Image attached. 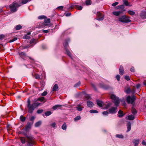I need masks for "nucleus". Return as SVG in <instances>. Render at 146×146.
<instances>
[{"label":"nucleus","mask_w":146,"mask_h":146,"mask_svg":"<svg viewBox=\"0 0 146 146\" xmlns=\"http://www.w3.org/2000/svg\"><path fill=\"white\" fill-rule=\"evenodd\" d=\"M90 113H98V111L96 110H91L90 111Z\"/></svg>","instance_id":"obj_36"},{"label":"nucleus","mask_w":146,"mask_h":146,"mask_svg":"<svg viewBox=\"0 0 146 146\" xmlns=\"http://www.w3.org/2000/svg\"><path fill=\"white\" fill-rule=\"evenodd\" d=\"M142 143L143 145L146 146V142L144 141H142Z\"/></svg>","instance_id":"obj_64"},{"label":"nucleus","mask_w":146,"mask_h":146,"mask_svg":"<svg viewBox=\"0 0 146 146\" xmlns=\"http://www.w3.org/2000/svg\"><path fill=\"white\" fill-rule=\"evenodd\" d=\"M67 126L66 123H64L62 126V129L66 130V129Z\"/></svg>","instance_id":"obj_27"},{"label":"nucleus","mask_w":146,"mask_h":146,"mask_svg":"<svg viewBox=\"0 0 146 146\" xmlns=\"http://www.w3.org/2000/svg\"><path fill=\"white\" fill-rule=\"evenodd\" d=\"M140 16L143 19H145L146 18V12H142L140 14Z\"/></svg>","instance_id":"obj_18"},{"label":"nucleus","mask_w":146,"mask_h":146,"mask_svg":"<svg viewBox=\"0 0 146 146\" xmlns=\"http://www.w3.org/2000/svg\"><path fill=\"white\" fill-rule=\"evenodd\" d=\"M118 4V2H115V3H113L112 5L113 6H114L117 5Z\"/></svg>","instance_id":"obj_60"},{"label":"nucleus","mask_w":146,"mask_h":146,"mask_svg":"<svg viewBox=\"0 0 146 146\" xmlns=\"http://www.w3.org/2000/svg\"><path fill=\"white\" fill-rule=\"evenodd\" d=\"M131 112L133 114H135L137 113L136 110L133 107L131 109Z\"/></svg>","instance_id":"obj_32"},{"label":"nucleus","mask_w":146,"mask_h":146,"mask_svg":"<svg viewBox=\"0 0 146 146\" xmlns=\"http://www.w3.org/2000/svg\"><path fill=\"white\" fill-rule=\"evenodd\" d=\"M68 45V43L67 41H66L64 43V46L65 50L66 51V53L72 59V56L70 51L68 49L67 47Z\"/></svg>","instance_id":"obj_6"},{"label":"nucleus","mask_w":146,"mask_h":146,"mask_svg":"<svg viewBox=\"0 0 146 146\" xmlns=\"http://www.w3.org/2000/svg\"><path fill=\"white\" fill-rule=\"evenodd\" d=\"M21 133L23 134L27 138V146H33L34 138L31 135H27L26 133L22 131Z\"/></svg>","instance_id":"obj_3"},{"label":"nucleus","mask_w":146,"mask_h":146,"mask_svg":"<svg viewBox=\"0 0 146 146\" xmlns=\"http://www.w3.org/2000/svg\"><path fill=\"white\" fill-rule=\"evenodd\" d=\"M22 27V26L20 25H18L16 27L15 29L17 30H18L21 29Z\"/></svg>","instance_id":"obj_31"},{"label":"nucleus","mask_w":146,"mask_h":146,"mask_svg":"<svg viewBox=\"0 0 146 146\" xmlns=\"http://www.w3.org/2000/svg\"><path fill=\"white\" fill-rule=\"evenodd\" d=\"M49 125L53 128H55L56 127V123L55 122L51 123Z\"/></svg>","instance_id":"obj_23"},{"label":"nucleus","mask_w":146,"mask_h":146,"mask_svg":"<svg viewBox=\"0 0 146 146\" xmlns=\"http://www.w3.org/2000/svg\"><path fill=\"white\" fill-rule=\"evenodd\" d=\"M105 107H104V109H107L111 105V103H107L106 104H105Z\"/></svg>","instance_id":"obj_25"},{"label":"nucleus","mask_w":146,"mask_h":146,"mask_svg":"<svg viewBox=\"0 0 146 146\" xmlns=\"http://www.w3.org/2000/svg\"><path fill=\"white\" fill-rule=\"evenodd\" d=\"M85 98L87 100L90 99L91 98L89 94L86 95L85 96Z\"/></svg>","instance_id":"obj_50"},{"label":"nucleus","mask_w":146,"mask_h":146,"mask_svg":"<svg viewBox=\"0 0 146 146\" xmlns=\"http://www.w3.org/2000/svg\"><path fill=\"white\" fill-rule=\"evenodd\" d=\"M63 6H60L58 7H57L58 9H60L61 10H62L63 9Z\"/></svg>","instance_id":"obj_63"},{"label":"nucleus","mask_w":146,"mask_h":146,"mask_svg":"<svg viewBox=\"0 0 146 146\" xmlns=\"http://www.w3.org/2000/svg\"><path fill=\"white\" fill-rule=\"evenodd\" d=\"M119 70L120 74L121 75H123L124 72V71L123 67L122 66H120Z\"/></svg>","instance_id":"obj_13"},{"label":"nucleus","mask_w":146,"mask_h":146,"mask_svg":"<svg viewBox=\"0 0 146 146\" xmlns=\"http://www.w3.org/2000/svg\"><path fill=\"white\" fill-rule=\"evenodd\" d=\"M47 94V92L46 91H44L42 94L41 95L43 96H46Z\"/></svg>","instance_id":"obj_48"},{"label":"nucleus","mask_w":146,"mask_h":146,"mask_svg":"<svg viewBox=\"0 0 146 146\" xmlns=\"http://www.w3.org/2000/svg\"><path fill=\"white\" fill-rule=\"evenodd\" d=\"M118 113L119 114L118 115V117H123L124 114L123 113V112L121 110H119L118 112Z\"/></svg>","instance_id":"obj_22"},{"label":"nucleus","mask_w":146,"mask_h":146,"mask_svg":"<svg viewBox=\"0 0 146 146\" xmlns=\"http://www.w3.org/2000/svg\"><path fill=\"white\" fill-rule=\"evenodd\" d=\"M135 99V98L134 96L131 98L130 96H128L126 98V100L127 103L132 104Z\"/></svg>","instance_id":"obj_7"},{"label":"nucleus","mask_w":146,"mask_h":146,"mask_svg":"<svg viewBox=\"0 0 146 146\" xmlns=\"http://www.w3.org/2000/svg\"><path fill=\"white\" fill-rule=\"evenodd\" d=\"M116 78H117V80L118 81H119L120 80V77L119 75H117L116 76Z\"/></svg>","instance_id":"obj_61"},{"label":"nucleus","mask_w":146,"mask_h":146,"mask_svg":"<svg viewBox=\"0 0 146 146\" xmlns=\"http://www.w3.org/2000/svg\"><path fill=\"white\" fill-rule=\"evenodd\" d=\"M36 40L35 39L33 38L30 41V43L32 44L34 43L35 41Z\"/></svg>","instance_id":"obj_55"},{"label":"nucleus","mask_w":146,"mask_h":146,"mask_svg":"<svg viewBox=\"0 0 146 146\" xmlns=\"http://www.w3.org/2000/svg\"><path fill=\"white\" fill-rule=\"evenodd\" d=\"M17 37H15L12 40H11L9 41V42H13L16 40H17Z\"/></svg>","instance_id":"obj_47"},{"label":"nucleus","mask_w":146,"mask_h":146,"mask_svg":"<svg viewBox=\"0 0 146 146\" xmlns=\"http://www.w3.org/2000/svg\"><path fill=\"white\" fill-rule=\"evenodd\" d=\"M128 13L129 14L131 15H134L135 13L134 11L131 10L128 11Z\"/></svg>","instance_id":"obj_30"},{"label":"nucleus","mask_w":146,"mask_h":146,"mask_svg":"<svg viewBox=\"0 0 146 146\" xmlns=\"http://www.w3.org/2000/svg\"><path fill=\"white\" fill-rule=\"evenodd\" d=\"M50 23V19H45L44 20V23L42 24V27H44L46 26L49 27L48 24Z\"/></svg>","instance_id":"obj_9"},{"label":"nucleus","mask_w":146,"mask_h":146,"mask_svg":"<svg viewBox=\"0 0 146 146\" xmlns=\"http://www.w3.org/2000/svg\"><path fill=\"white\" fill-rule=\"evenodd\" d=\"M76 108L77 110L79 111H82V110L83 108L79 106H77Z\"/></svg>","instance_id":"obj_45"},{"label":"nucleus","mask_w":146,"mask_h":146,"mask_svg":"<svg viewBox=\"0 0 146 146\" xmlns=\"http://www.w3.org/2000/svg\"><path fill=\"white\" fill-rule=\"evenodd\" d=\"M33 124V122H28L26 125L25 128V130L26 131H27L28 130L30 129Z\"/></svg>","instance_id":"obj_10"},{"label":"nucleus","mask_w":146,"mask_h":146,"mask_svg":"<svg viewBox=\"0 0 146 146\" xmlns=\"http://www.w3.org/2000/svg\"><path fill=\"white\" fill-rule=\"evenodd\" d=\"M50 30H42V31L43 33H48Z\"/></svg>","instance_id":"obj_57"},{"label":"nucleus","mask_w":146,"mask_h":146,"mask_svg":"<svg viewBox=\"0 0 146 146\" xmlns=\"http://www.w3.org/2000/svg\"><path fill=\"white\" fill-rule=\"evenodd\" d=\"M19 54L20 56L22 58H23V57L24 56H25L26 55L25 53L23 52H22L21 53H19Z\"/></svg>","instance_id":"obj_29"},{"label":"nucleus","mask_w":146,"mask_h":146,"mask_svg":"<svg viewBox=\"0 0 146 146\" xmlns=\"http://www.w3.org/2000/svg\"><path fill=\"white\" fill-rule=\"evenodd\" d=\"M96 102L97 105L100 107H102L103 106V102L102 101L98 100H96Z\"/></svg>","instance_id":"obj_19"},{"label":"nucleus","mask_w":146,"mask_h":146,"mask_svg":"<svg viewBox=\"0 0 146 146\" xmlns=\"http://www.w3.org/2000/svg\"><path fill=\"white\" fill-rule=\"evenodd\" d=\"M124 7L123 5H121L117 6V9H124Z\"/></svg>","instance_id":"obj_39"},{"label":"nucleus","mask_w":146,"mask_h":146,"mask_svg":"<svg viewBox=\"0 0 146 146\" xmlns=\"http://www.w3.org/2000/svg\"><path fill=\"white\" fill-rule=\"evenodd\" d=\"M19 138L22 143L24 144L26 142H27L25 137H20Z\"/></svg>","instance_id":"obj_17"},{"label":"nucleus","mask_w":146,"mask_h":146,"mask_svg":"<svg viewBox=\"0 0 146 146\" xmlns=\"http://www.w3.org/2000/svg\"><path fill=\"white\" fill-rule=\"evenodd\" d=\"M27 103L28 112L31 113H32L35 108L38 107L40 104L38 102H34L30 105V101L29 99L28 100Z\"/></svg>","instance_id":"obj_2"},{"label":"nucleus","mask_w":146,"mask_h":146,"mask_svg":"<svg viewBox=\"0 0 146 146\" xmlns=\"http://www.w3.org/2000/svg\"><path fill=\"white\" fill-rule=\"evenodd\" d=\"M58 85L57 84H55L54 85L52 90L53 91H56L58 90Z\"/></svg>","instance_id":"obj_20"},{"label":"nucleus","mask_w":146,"mask_h":146,"mask_svg":"<svg viewBox=\"0 0 146 146\" xmlns=\"http://www.w3.org/2000/svg\"><path fill=\"white\" fill-rule=\"evenodd\" d=\"M35 119V117L33 116H32L31 117L30 119V121H32V122H33L34 120Z\"/></svg>","instance_id":"obj_58"},{"label":"nucleus","mask_w":146,"mask_h":146,"mask_svg":"<svg viewBox=\"0 0 146 146\" xmlns=\"http://www.w3.org/2000/svg\"><path fill=\"white\" fill-rule=\"evenodd\" d=\"M102 114L105 115H107L108 114V112L107 111H105L102 112Z\"/></svg>","instance_id":"obj_56"},{"label":"nucleus","mask_w":146,"mask_h":146,"mask_svg":"<svg viewBox=\"0 0 146 146\" xmlns=\"http://www.w3.org/2000/svg\"><path fill=\"white\" fill-rule=\"evenodd\" d=\"M44 97H41L40 98H38L37 100V101H39L40 102H42L44 100Z\"/></svg>","instance_id":"obj_33"},{"label":"nucleus","mask_w":146,"mask_h":146,"mask_svg":"<svg viewBox=\"0 0 146 146\" xmlns=\"http://www.w3.org/2000/svg\"><path fill=\"white\" fill-rule=\"evenodd\" d=\"M20 119L22 121L24 122L25 121L26 118L25 117H23V116H21L20 117Z\"/></svg>","instance_id":"obj_38"},{"label":"nucleus","mask_w":146,"mask_h":146,"mask_svg":"<svg viewBox=\"0 0 146 146\" xmlns=\"http://www.w3.org/2000/svg\"><path fill=\"white\" fill-rule=\"evenodd\" d=\"M30 38V37L28 35H26L24 36L23 37V38L24 39H29Z\"/></svg>","instance_id":"obj_42"},{"label":"nucleus","mask_w":146,"mask_h":146,"mask_svg":"<svg viewBox=\"0 0 146 146\" xmlns=\"http://www.w3.org/2000/svg\"><path fill=\"white\" fill-rule=\"evenodd\" d=\"M96 15L97 17L95 19L97 20L98 21H102L104 19V16L100 12H98Z\"/></svg>","instance_id":"obj_8"},{"label":"nucleus","mask_w":146,"mask_h":146,"mask_svg":"<svg viewBox=\"0 0 146 146\" xmlns=\"http://www.w3.org/2000/svg\"><path fill=\"white\" fill-rule=\"evenodd\" d=\"M131 92V90L129 88H127L125 91L126 93L128 94L130 93Z\"/></svg>","instance_id":"obj_44"},{"label":"nucleus","mask_w":146,"mask_h":146,"mask_svg":"<svg viewBox=\"0 0 146 146\" xmlns=\"http://www.w3.org/2000/svg\"><path fill=\"white\" fill-rule=\"evenodd\" d=\"M123 3L126 6H129L128 2L126 0H123Z\"/></svg>","instance_id":"obj_34"},{"label":"nucleus","mask_w":146,"mask_h":146,"mask_svg":"<svg viewBox=\"0 0 146 146\" xmlns=\"http://www.w3.org/2000/svg\"><path fill=\"white\" fill-rule=\"evenodd\" d=\"M76 7L77 9L80 10H81L82 8V7L81 6L78 5H76Z\"/></svg>","instance_id":"obj_43"},{"label":"nucleus","mask_w":146,"mask_h":146,"mask_svg":"<svg viewBox=\"0 0 146 146\" xmlns=\"http://www.w3.org/2000/svg\"><path fill=\"white\" fill-rule=\"evenodd\" d=\"M45 114L46 116H48L51 114V112L50 111H47L45 112Z\"/></svg>","instance_id":"obj_40"},{"label":"nucleus","mask_w":146,"mask_h":146,"mask_svg":"<svg viewBox=\"0 0 146 146\" xmlns=\"http://www.w3.org/2000/svg\"><path fill=\"white\" fill-rule=\"evenodd\" d=\"M42 124V121H39L35 123V126L36 127H39Z\"/></svg>","instance_id":"obj_21"},{"label":"nucleus","mask_w":146,"mask_h":146,"mask_svg":"<svg viewBox=\"0 0 146 146\" xmlns=\"http://www.w3.org/2000/svg\"><path fill=\"white\" fill-rule=\"evenodd\" d=\"M87 105L88 107L91 108L93 107L94 104L92 102L88 101L87 102Z\"/></svg>","instance_id":"obj_12"},{"label":"nucleus","mask_w":146,"mask_h":146,"mask_svg":"<svg viewBox=\"0 0 146 146\" xmlns=\"http://www.w3.org/2000/svg\"><path fill=\"white\" fill-rule=\"evenodd\" d=\"M46 18V16L44 15H41L39 16L38 17V18L39 19H44Z\"/></svg>","instance_id":"obj_37"},{"label":"nucleus","mask_w":146,"mask_h":146,"mask_svg":"<svg viewBox=\"0 0 146 146\" xmlns=\"http://www.w3.org/2000/svg\"><path fill=\"white\" fill-rule=\"evenodd\" d=\"M35 78L36 79H40V78L39 75L38 74H36L35 75Z\"/></svg>","instance_id":"obj_51"},{"label":"nucleus","mask_w":146,"mask_h":146,"mask_svg":"<svg viewBox=\"0 0 146 146\" xmlns=\"http://www.w3.org/2000/svg\"><path fill=\"white\" fill-rule=\"evenodd\" d=\"M81 117L80 116H77L74 119L75 121H76L77 120H79L80 119Z\"/></svg>","instance_id":"obj_41"},{"label":"nucleus","mask_w":146,"mask_h":146,"mask_svg":"<svg viewBox=\"0 0 146 146\" xmlns=\"http://www.w3.org/2000/svg\"><path fill=\"white\" fill-rule=\"evenodd\" d=\"M43 111L42 110H38L37 111V113L38 114L41 113Z\"/></svg>","instance_id":"obj_54"},{"label":"nucleus","mask_w":146,"mask_h":146,"mask_svg":"<svg viewBox=\"0 0 146 146\" xmlns=\"http://www.w3.org/2000/svg\"><path fill=\"white\" fill-rule=\"evenodd\" d=\"M22 3L23 4H25L29 2L28 0H21Z\"/></svg>","instance_id":"obj_46"},{"label":"nucleus","mask_w":146,"mask_h":146,"mask_svg":"<svg viewBox=\"0 0 146 146\" xmlns=\"http://www.w3.org/2000/svg\"><path fill=\"white\" fill-rule=\"evenodd\" d=\"M91 85L93 88L94 89V90L96 91L97 90V89L94 84H92Z\"/></svg>","instance_id":"obj_59"},{"label":"nucleus","mask_w":146,"mask_h":146,"mask_svg":"<svg viewBox=\"0 0 146 146\" xmlns=\"http://www.w3.org/2000/svg\"><path fill=\"white\" fill-rule=\"evenodd\" d=\"M80 82L79 81L76 84L74 85V87H77L78 86H79L80 85Z\"/></svg>","instance_id":"obj_49"},{"label":"nucleus","mask_w":146,"mask_h":146,"mask_svg":"<svg viewBox=\"0 0 146 146\" xmlns=\"http://www.w3.org/2000/svg\"><path fill=\"white\" fill-rule=\"evenodd\" d=\"M139 139H135L133 140L132 142L135 144V146H137L139 143Z\"/></svg>","instance_id":"obj_15"},{"label":"nucleus","mask_w":146,"mask_h":146,"mask_svg":"<svg viewBox=\"0 0 146 146\" xmlns=\"http://www.w3.org/2000/svg\"><path fill=\"white\" fill-rule=\"evenodd\" d=\"M62 105H56L53 106L52 107V108L54 110H56V109L60 108L62 106Z\"/></svg>","instance_id":"obj_24"},{"label":"nucleus","mask_w":146,"mask_h":146,"mask_svg":"<svg viewBox=\"0 0 146 146\" xmlns=\"http://www.w3.org/2000/svg\"><path fill=\"white\" fill-rule=\"evenodd\" d=\"M5 37L4 35H0V40Z\"/></svg>","instance_id":"obj_62"},{"label":"nucleus","mask_w":146,"mask_h":146,"mask_svg":"<svg viewBox=\"0 0 146 146\" xmlns=\"http://www.w3.org/2000/svg\"><path fill=\"white\" fill-rule=\"evenodd\" d=\"M86 4V5H90L91 4V0H86L85 1Z\"/></svg>","instance_id":"obj_28"},{"label":"nucleus","mask_w":146,"mask_h":146,"mask_svg":"<svg viewBox=\"0 0 146 146\" xmlns=\"http://www.w3.org/2000/svg\"><path fill=\"white\" fill-rule=\"evenodd\" d=\"M76 5L74 3H73V4L71 6H70L69 7V9H72L73 8H74V6H76Z\"/></svg>","instance_id":"obj_52"},{"label":"nucleus","mask_w":146,"mask_h":146,"mask_svg":"<svg viewBox=\"0 0 146 146\" xmlns=\"http://www.w3.org/2000/svg\"><path fill=\"white\" fill-rule=\"evenodd\" d=\"M134 119V116L133 115H131L128 116V119L129 120H132Z\"/></svg>","instance_id":"obj_26"},{"label":"nucleus","mask_w":146,"mask_h":146,"mask_svg":"<svg viewBox=\"0 0 146 146\" xmlns=\"http://www.w3.org/2000/svg\"><path fill=\"white\" fill-rule=\"evenodd\" d=\"M127 132H129L131 129V123L130 122H128L127 125Z\"/></svg>","instance_id":"obj_14"},{"label":"nucleus","mask_w":146,"mask_h":146,"mask_svg":"<svg viewBox=\"0 0 146 146\" xmlns=\"http://www.w3.org/2000/svg\"><path fill=\"white\" fill-rule=\"evenodd\" d=\"M110 98L113 100V102L114 103L116 107H112L109 109V113L111 114L115 113L116 112L117 107L118 105L120 102L119 99L118 97L113 94L111 95Z\"/></svg>","instance_id":"obj_1"},{"label":"nucleus","mask_w":146,"mask_h":146,"mask_svg":"<svg viewBox=\"0 0 146 146\" xmlns=\"http://www.w3.org/2000/svg\"><path fill=\"white\" fill-rule=\"evenodd\" d=\"M100 86L101 88L105 90L108 89L110 88V86H109L104 85L102 84H100Z\"/></svg>","instance_id":"obj_16"},{"label":"nucleus","mask_w":146,"mask_h":146,"mask_svg":"<svg viewBox=\"0 0 146 146\" xmlns=\"http://www.w3.org/2000/svg\"><path fill=\"white\" fill-rule=\"evenodd\" d=\"M21 6L17 3L13 2L12 4L10 5L9 7L11 11L13 12H15L17 11V8Z\"/></svg>","instance_id":"obj_4"},{"label":"nucleus","mask_w":146,"mask_h":146,"mask_svg":"<svg viewBox=\"0 0 146 146\" xmlns=\"http://www.w3.org/2000/svg\"><path fill=\"white\" fill-rule=\"evenodd\" d=\"M123 11H113L112 12L113 14L116 16H118L123 13Z\"/></svg>","instance_id":"obj_11"},{"label":"nucleus","mask_w":146,"mask_h":146,"mask_svg":"<svg viewBox=\"0 0 146 146\" xmlns=\"http://www.w3.org/2000/svg\"><path fill=\"white\" fill-rule=\"evenodd\" d=\"M124 78L127 81H129L130 80L129 77V76H125Z\"/></svg>","instance_id":"obj_53"},{"label":"nucleus","mask_w":146,"mask_h":146,"mask_svg":"<svg viewBox=\"0 0 146 146\" xmlns=\"http://www.w3.org/2000/svg\"><path fill=\"white\" fill-rule=\"evenodd\" d=\"M116 136L117 137L119 138L122 139L123 138V136L121 134H117Z\"/></svg>","instance_id":"obj_35"},{"label":"nucleus","mask_w":146,"mask_h":146,"mask_svg":"<svg viewBox=\"0 0 146 146\" xmlns=\"http://www.w3.org/2000/svg\"><path fill=\"white\" fill-rule=\"evenodd\" d=\"M129 17H126L125 15H123L119 17L118 18V21L123 23H128L131 21V20L128 19Z\"/></svg>","instance_id":"obj_5"}]
</instances>
